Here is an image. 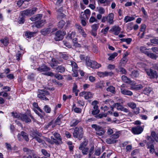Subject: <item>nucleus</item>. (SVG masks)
Listing matches in <instances>:
<instances>
[{
	"instance_id": "nucleus-1",
	"label": "nucleus",
	"mask_w": 158,
	"mask_h": 158,
	"mask_svg": "<svg viewBox=\"0 0 158 158\" xmlns=\"http://www.w3.org/2000/svg\"><path fill=\"white\" fill-rule=\"evenodd\" d=\"M148 142L146 140L143 141V143H146V146L148 149H149L150 152L153 153L155 151L154 146L153 144L154 141L151 136H147L146 138Z\"/></svg>"
},
{
	"instance_id": "nucleus-2",
	"label": "nucleus",
	"mask_w": 158,
	"mask_h": 158,
	"mask_svg": "<svg viewBox=\"0 0 158 158\" xmlns=\"http://www.w3.org/2000/svg\"><path fill=\"white\" fill-rule=\"evenodd\" d=\"M83 128L81 127H76L73 133V136L75 138H77L81 140L83 137Z\"/></svg>"
},
{
	"instance_id": "nucleus-3",
	"label": "nucleus",
	"mask_w": 158,
	"mask_h": 158,
	"mask_svg": "<svg viewBox=\"0 0 158 158\" xmlns=\"http://www.w3.org/2000/svg\"><path fill=\"white\" fill-rule=\"evenodd\" d=\"M86 65L93 69H98L101 66V64H98L96 61L91 60L89 57H87L85 59Z\"/></svg>"
},
{
	"instance_id": "nucleus-4",
	"label": "nucleus",
	"mask_w": 158,
	"mask_h": 158,
	"mask_svg": "<svg viewBox=\"0 0 158 158\" xmlns=\"http://www.w3.org/2000/svg\"><path fill=\"white\" fill-rule=\"evenodd\" d=\"M114 15L113 13L109 14L107 16H103L102 18L101 22L105 23L107 21L110 24H113L114 23Z\"/></svg>"
},
{
	"instance_id": "nucleus-5",
	"label": "nucleus",
	"mask_w": 158,
	"mask_h": 158,
	"mask_svg": "<svg viewBox=\"0 0 158 158\" xmlns=\"http://www.w3.org/2000/svg\"><path fill=\"white\" fill-rule=\"evenodd\" d=\"M49 92L47 90L44 89L38 90V94L37 95L38 97L41 100H49L48 99L45 97L46 95H49Z\"/></svg>"
},
{
	"instance_id": "nucleus-6",
	"label": "nucleus",
	"mask_w": 158,
	"mask_h": 158,
	"mask_svg": "<svg viewBox=\"0 0 158 158\" xmlns=\"http://www.w3.org/2000/svg\"><path fill=\"white\" fill-rule=\"evenodd\" d=\"M91 127L95 130L96 134L99 136L103 135L105 132L103 128L97 124H93L91 125Z\"/></svg>"
},
{
	"instance_id": "nucleus-7",
	"label": "nucleus",
	"mask_w": 158,
	"mask_h": 158,
	"mask_svg": "<svg viewBox=\"0 0 158 158\" xmlns=\"http://www.w3.org/2000/svg\"><path fill=\"white\" fill-rule=\"evenodd\" d=\"M37 8L36 7L32 8L31 9H27L21 12V15L23 16H31L33 15L37 11Z\"/></svg>"
},
{
	"instance_id": "nucleus-8",
	"label": "nucleus",
	"mask_w": 158,
	"mask_h": 158,
	"mask_svg": "<svg viewBox=\"0 0 158 158\" xmlns=\"http://www.w3.org/2000/svg\"><path fill=\"white\" fill-rule=\"evenodd\" d=\"M145 71L147 75L152 78H157L158 77V74L156 71L152 69H146Z\"/></svg>"
},
{
	"instance_id": "nucleus-9",
	"label": "nucleus",
	"mask_w": 158,
	"mask_h": 158,
	"mask_svg": "<svg viewBox=\"0 0 158 158\" xmlns=\"http://www.w3.org/2000/svg\"><path fill=\"white\" fill-rule=\"evenodd\" d=\"M30 117L32 119H34L33 117L31 114L28 115L26 114H21L20 116V119L26 123H30L31 122V120Z\"/></svg>"
},
{
	"instance_id": "nucleus-10",
	"label": "nucleus",
	"mask_w": 158,
	"mask_h": 158,
	"mask_svg": "<svg viewBox=\"0 0 158 158\" xmlns=\"http://www.w3.org/2000/svg\"><path fill=\"white\" fill-rule=\"evenodd\" d=\"M65 34L66 32L64 31H58L56 32L54 39L57 41L61 40Z\"/></svg>"
},
{
	"instance_id": "nucleus-11",
	"label": "nucleus",
	"mask_w": 158,
	"mask_h": 158,
	"mask_svg": "<svg viewBox=\"0 0 158 158\" xmlns=\"http://www.w3.org/2000/svg\"><path fill=\"white\" fill-rule=\"evenodd\" d=\"M22 136L23 138L27 142L29 140L28 135V134L23 131H22L20 134H19L17 135V137L18 140L20 141H22L23 139L21 138V137Z\"/></svg>"
},
{
	"instance_id": "nucleus-12",
	"label": "nucleus",
	"mask_w": 158,
	"mask_h": 158,
	"mask_svg": "<svg viewBox=\"0 0 158 158\" xmlns=\"http://www.w3.org/2000/svg\"><path fill=\"white\" fill-rule=\"evenodd\" d=\"M62 60H57L56 59L53 58H52L51 61L49 63L50 65L52 68H55V67H56L58 64H60V62H62Z\"/></svg>"
},
{
	"instance_id": "nucleus-13",
	"label": "nucleus",
	"mask_w": 158,
	"mask_h": 158,
	"mask_svg": "<svg viewBox=\"0 0 158 158\" xmlns=\"http://www.w3.org/2000/svg\"><path fill=\"white\" fill-rule=\"evenodd\" d=\"M143 128L141 126H137L131 128V131L134 134H139L143 131Z\"/></svg>"
},
{
	"instance_id": "nucleus-14",
	"label": "nucleus",
	"mask_w": 158,
	"mask_h": 158,
	"mask_svg": "<svg viewBox=\"0 0 158 158\" xmlns=\"http://www.w3.org/2000/svg\"><path fill=\"white\" fill-rule=\"evenodd\" d=\"M84 95L85 99L88 100L91 98L93 97V94L90 92H83L80 93L79 94V95L81 96H82Z\"/></svg>"
},
{
	"instance_id": "nucleus-15",
	"label": "nucleus",
	"mask_w": 158,
	"mask_h": 158,
	"mask_svg": "<svg viewBox=\"0 0 158 158\" xmlns=\"http://www.w3.org/2000/svg\"><path fill=\"white\" fill-rule=\"evenodd\" d=\"M121 29L118 26H114L110 30V31L114 32V34L115 35H118Z\"/></svg>"
},
{
	"instance_id": "nucleus-16",
	"label": "nucleus",
	"mask_w": 158,
	"mask_h": 158,
	"mask_svg": "<svg viewBox=\"0 0 158 158\" xmlns=\"http://www.w3.org/2000/svg\"><path fill=\"white\" fill-rule=\"evenodd\" d=\"M117 104V109L118 110H120L121 111H123L126 113L129 112V110L128 109L125 108L119 103H116Z\"/></svg>"
},
{
	"instance_id": "nucleus-17",
	"label": "nucleus",
	"mask_w": 158,
	"mask_h": 158,
	"mask_svg": "<svg viewBox=\"0 0 158 158\" xmlns=\"http://www.w3.org/2000/svg\"><path fill=\"white\" fill-rule=\"evenodd\" d=\"M37 70L41 72L49 71L50 70V68L45 65H43L41 66L38 68L37 69Z\"/></svg>"
},
{
	"instance_id": "nucleus-18",
	"label": "nucleus",
	"mask_w": 158,
	"mask_h": 158,
	"mask_svg": "<svg viewBox=\"0 0 158 158\" xmlns=\"http://www.w3.org/2000/svg\"><path fill=\"white\" fill-rule=\"evenodd\" d=\"M120 92L122 94L125 95L131 96L133 95V93L131 91L127 89L121 88Z\"/></svg>"
},
{
	"instance_id": "nucleus-19",
	"label": "nucleus",
	"mask_w": 158,
	"mask_h": 158,
	"mask_svg": "<svg viewBox=\"0 0 158 158\" xmlns=\"http://www.w3.org/2000/svg\"><path fill=\"white\" fill-rule=\"evenodd\" d=\"M45 23V20H38L35 23V26L38 28L42 27Z\"/></svg>"
},
{
	"instance_id": "nucleus-20",
	"label": "nucleus",
	"mask_w": 158,
	"mask_h": 158,
	"mask_svg": "<svg viewBox=\"0 0 158 158\" xmlns=\"http://www.w3.org/2000/svg\"><path fill=\"white\" fill-rule=\"evenodd\" d=\"M65 68L62 65L58 66L56 68V71L58 73H63L65 72Z\"/></svg>"
},
{
	"instance_id": "nucleus-21",
	"label": "nucleus",
	"mask_w": 158,
	"mask_h": 158,
	"mask_svg": "<svg viewBox=\"0 0 158 158\" xmlns=\"http://www.w3.org/2000/svg\"><path fill=\"white\" fill-rule=\"evenodd\" d=\"M0 41L5 46L8 45L9 43L8 39L7 37H5L4 38L1 39L0 40Z\"/></svg>"
},
{
	"instance_id": "nucleus-22",
	"label": "nucleus",
	"mask_w": 158,
	"mask_h": 158,
	"mask_svg": "<svg viewBox=\"0 0 158 158\" xmlns=\"http://www.w3.org/2000/svg\"><path fill=\"white\" fill-rule=\"evenodd\" d=\"M36 33V32H33L27 31L25 32V36L26 37V38L30 39L31 37L34 36V34Z\"/></svg>"
},
{
	"instance_id": "nucleus-23",
	"label": "nucleus",
	"mask_w": 158,
	"mask_h": 158,
	"mask_svg": "<svg viewBox=\"0 0 158 158\" xmlns=\"http://www.w3.org/2000/svg\"><path fill=\"white\" fill-rule=\"evenodd\" d=\"M42 135L41 133L37 131H35L32 133V136L33 137V139H36L38 137H41Z\"/></svg>"
},
{
	"instance_id": "nucleus-24",
	"label": "nucleus",
	"mask_w": 158,
	"mask_h": 158,
	"mask_svg": "<svg viewBox=\"0 0 158 158\" xmlns=\"http://www.w3.org/2000/svg\"><path fill=\"white\" fill-rule=\"evenodd\" d=\"M81 121V120L80 119H73L70 123V126L71 127H75Z\"/></svg>"
},
{
	"instance_id": "nucleus-25",
	"label": "nucleus",
	"mask_w": 158,
	"mask_h": 158,
	"mask_svg": "<svg viewBox=\"0 0 158 158\" xmlns=\"http://www.w3.org/2000/svg\"><path fill=\"white\" fill-rule=\"evenodd\" d=\"M62 116L61 115H59L56 120L55 121H54L56 126L57 125H60L61 122H62L61 119L62 118Z\"/></svg>"
},
{
	"instance_id": "nucleus-26",
	"label": "nucleus",
	"mask_w": 158,
	"mask_h": 158,
	"mask_svg": "<svg viewBox=\"0 0 158 158\" xmlns=\"http://www.w3.org/2000/svg\"><path fill=\"white\" fill-rule=\"evenodd\" d=\"M56 126L54 123V122L53 121L49 122L48 124L46 126L45 128L46 129L50 128V129L54 128Z\"/></svg>"
},
{
	"instance_id": "nucleus-27",
	"label": "nucleus",
	"mask_w": 158,
	"mask_h": 158,
	"mask_svg": "<svg viewBox=\"0 0 158 158\" xmlns=\"http://www.w3.org/2000/svg\"><path fill=\"white\" fill-rule=\"evenodd\" d=\"M93 108L94 110L92 111V113L93 115H96L99 113L100 110L98 109V106H94Z\"/></svg>"
},
{
	"instance_id": "nucleus-28",
	"label": "nucleus",
	"mask_w": 158,
	"mask_h": 158,
	"mask_svg": "<svg viewBox=\"0 0 158 158\" xmlns=\"http://www.w3.org/2000/svg\"><path fill=\"white\" fill-rule=\"evenodd\" d=\"M135 18L133 17H131L129 16H126L125 17L124 21V22L127 23L128 22L134 20Z\"/></svg>"
},
{
	"instance_id": "nucleus-29",
	"label": "nucleus",
	"mask_w": 158,
	"mask_h": 158,
	"mask_svg": "<svg viewBox=\"0 0 158 158\" xmlns=\"http://www.w3.org/2000/svg\"><path fill=\"white\" fill-rule=\"evenodd\" d=\"M50 31V28L44 29L41 31V34L43 35H45L49 33Z\"/></svg>"
},
{
	"instance_id": "nucleus-30",
	"label": "nucleus",
	"mask_w": 158,
	"mask_h": 158,
	"mask_svg": "<svg viewBox=\"0 0 158 158\" xmlns=\"http://www.w3.org/2000/svg\"><path fill=\"white\" fill-rule=\"evenodd\" d=\"M122 80L125 82L130 84L131 82V81L125 76H122Z\"/></svg>"
},
{
	"instance_id": "nucleus-31",
	"label": "nucleus",
	"mask_w": 158,
	"mask_h": 158,
	"mask_svg": "<svg viewBox=\"0 0 158 158\" xmlns=\"http://www.w3.org/2000/svg\"><path fill=\"white\" fill-rule=\"evenodd\" d=\"M23 151L26 153V154L27 155H30L32 154L33 153V151L30 149L27 148H24L23 149Z\"/></svg>"
},
{
	"instance_id": "nucleus-32",
	"label": "nucleus",
	"mask_w": 158,
	"mask_h": 158,
	"mask_svg": "<svg viewBox=\"0 0 158 158\" xmlns=\"http://www.w3.org/2000/svg\"><path fill=\"white\" fill-rule=\"evenodd\" d=\"M152 89L150 87H148L144 88L143 90V93L145 94L148 95L152 91Z\"/></svg>"
},
{
	"instance_id": "nucleus-33",
	"label": "nucleus",
	"mask_w": 158,
	"mask_h": 158,
	"mask_svg": "<svg viewBox=\"0 0 158 158\" xmlns=\"http://www.w3.org/2000/svg\"><path fill=\"white\" fill-rule=\"evenodd\" d=\"M106 90L107 91L110 92L112 94H115V88L112 86H109L107 88Z\"/></svg>"
},
{
	"instance_id": "nucleus-34",
	"label": "nucleus",
	"mask_w": 158,
	"mask_h": 158,
	"mask_svg": "<svg viewBox=\"0 0 158 158\" xmlns=\"http://www.w3.org/2000/svg\"><path fill=\"white\" fill-rule=\"evenodd\" d=\"M88 141L85 140L81 143L79 147V149H82V148H85V147L87 145Z\"/></svg>"
},
{
	"instance_id": "nucleus-35",
	"label": "nucleus",
	"mask_w": 158,
	"mask_h": 158,
	"mask_svg": "<svg viewBox=\"0 0 158 158\" xmlns=\"http://www.w3.org/2000/svg\"><path fill=\"white\" fill-rule=\"evenodd\" d=\"M117 140L114 139H112L111 138H108L106 139V143L109 144H113L116 143Z\"/></svg>"
},
{
	"instance_id": "nucleus-36",
	"label": "nucleus",
	"mask_w": 158,
	"mask_h": 158,
	"mask_svg": "<svg viewBox=\"0 0 158 158\" xmlns=\"http://www.w3.org/2000/svg\"><path fill=\"white\" fill-rule=\"evenodd\" d=\"M147 55L149 57L154 60H156L158 57V56L156 54H155L152 53H149V52L148 53Z\"/></svg>"
},
{
	"instance_id": "nucleus-37",
	"label": "nucleus",
	"mask_w": 158,
	"mask_h": 158,
	"mask_svg": "<svg viewBox=\"0 0 158 158\" xmlns=\"http://www.w3.org/2000/svg\"><path fill=\"white\" fill-rule=\"evenodd\" d=\"M131 76L133 78L137 77L139 76V73L137 70H134L132 71Z\"/></svg>"
},
{
	"instance_id": "nucleus-38",
	"label": "nucleus",
	"mask_w": 158,
	"mask_h": 158,
	"mask_svg": "<svg viewBox=\"0 0 158 158\" xmlns=\"http://www.w3.org/2000/svg\"><path fill=\"white\" fill-rule=\"evenodd\" d=\"M65 24V22L63 20H61L58 24V27L59 29H61L63 28Z\"/></svg>"
},
{
	"instance_id": "nucleus-39",
	"label": "nucleus",
	"mask_w": 158,
	"mask_h": 158,
	"mask_svg": "<svg viewBox=\"0 0 158 158\" xmlns=\"http://www.w3.org/2000/svg\"><path fill=\"white\" fill-rule=\"evenodd\" d=\"M41 152L42 154L45 156L47 157H50V154L48 153L45 149H42L41 150Z\"/></svg>"
},
{
	"instance_id": "nucleus-40",
	"label": "nucleus",
	"mask_w": 158,
	"mask_h": 158,
	"mask_svg": "<svg viewBox=\"0 0 158 158\" xmlns=\"http://www.w3.org/2000/svg\"><path fill=\"white\" fill-rule=\"evenodd\" d=\"M140 50L142 52L144 53L146 55L148 52V49H147L146 47H141L140 48Z\"/></svg>"
},
{
	"instance_id": "nucleus-41",
	"label": "nucleus",
	"mask_w": 158,
	"mask_h": 158,
	"mask_svg": "<svg viewBox=\"0 0 158 158\" xmlns=\"http://www.w3.org/2000/svg\"><path fill=\"white\" fill-rule=\"evenodd\" d=\"M52 137H51V139H53V141L57 145H59L62 143L61 140H58L57 139L52 138Z\"/></svg>"
},
{
	"instance_id": "nucleus-42",
	"label": "nucleus",
	"mask_w": 158,
	"mask_h": 158,
	"mask_svg": "<svg viewBox=\"0 0 158 158\" xmlns=\"http://www.w3.org/2000/svg\"><path fill=\"white\" fill-rule=\"evenodd\" d=\"M39 143H41L43 144L44 145V147L46 148L47 147V146H45L44 145V144H45V141L40 138L39 137H38L35 139Z\"/></svg>"
},
{
	"instance_id": "nucleus-43",
	"label": "nucleus",
	"mask_w": 158,
	"mask_h": 158,
	"mask_svg": "<svg viewBox=\"0 0 158 158\" xmlns=\"http://www.w3.org/2000/svg\"><path fill=\"white\" fill-rule=\"evenodd\" d=\"M81 18L82 19H84L85 20H88L89 18V17L87 16L85 13H83V12H81Z\"/></svg>"
},
{
	"instance_id": "nucleus-44",
	"label": "nucleus",
	"mask_w": 158,
	"mask_h": 158,
	"mask_svg": "<svg viewBox=\"0 0 158 158\" xmlns=\"http://www.w3.org/2000/svg\"><path fill=\"white\" fill-rule=\"evenodd\" d=\"M98 11L101 14H104L105 13V10L104 8L102 7H97Z\"/></svg>"
},
{
	"instance_id": "nucleus-45",
	"label": "nucleus",
	"mask_w": 158,
	"mask_h": 158,
	"mask_svg": "<svg viewBox=\"0 0 158 158\" xmlns=\"http://www.w3.org/2000/svg\"><path fill=\"white\" fill-rule=\"evenodd\" d=\"M44 110L45 112L47 113H49L50 112L51 110L50 107L47 105H45L44 108Z\"/></svg>"
},
{
	"instance_id": "nucleus-46",
	"label": "nucleus",
	"mask_w": 158,
	"mask_h": 158,
	"mask_svg": "<svg viewBox=\"0 0 158 158\" xmlns=\"http://www.w3.org/2000/svg\"><path fill=\"white\" fill-rule=\"evenodd\" d=\"M120 132L119 131L116 132L114 134L111 135V137L113 139H117L119 137V134Z\"/></svg>"
},
{
	"instance_id": "nucleus-47",
	"label": "nucleus",
	"mask_w": 158,
	"mask_h": 158,
	"mask_svg": "<svg viewBox=\"0 0 158 158\" xmlns=\"http://www.w3.org/2000/svg\"><path fill=\"white\" fill-rule=\"evenodd\" d=\"M107 116V114H99L98 115L95 116V117L97 118H102L103 117H106Z\"/></svg>"
},
{
	"instance_id": "nucleus-48",
	"label": "nucleus",
	"mask_w": 158,
	"mask_h": 158,
	"mask_svg": "<svg viewBox=\"0 0 158 158\" xmlns=\"http://www.w3.org/2000/svg\"><path fill=\"white\" fill-rule=\"evenodd\" d=\"M118 55L117 53L116 52H114L111 55L110 57L108 58L109 60H111L113 59H114L115 57H116Z\"/></svg>"
},
{
	"instance_id": "nucleus-49",
	"label": "nucleus",
	"mask_w": 158,
	"mask_h": 158,
	"mask_svg": "<svg viewBox=\"0 0 158 158\" xmlns=\"http://www.w3.org/2000/svg\"><path fill=\"white\" fill-rule=\"evenodd\" d=\"M94 146H93L92 147H91L90 148L89 152V157L90 158L91 157V155H92V154L93 153V152L94 150Z\"/></svg>"
},
{
	"instance_id": "nucleus-50",
	"label": "nucleus",
	"mask_w": 158,
	"mask_h": 158,
	"mask_svg": "<svg viewBox=\"0 0 158 158\" xmlns=\"http://www.w3.org/2000/svg\"><path fill=\"white\" fill-rule=\"evenodd\" d=\"M61 56L62 58L65 60H67L69 58L68 55L65 53H62Z\"/></svg>"
},
{
	"instance_id": "nucleus-51",
	"label": "nucleus",
	"mask_w": 158,
	"mask_h": 158,
	"mask_svg": "<svg viewBox=\"0 0 158 158\" xmlns=\"http://www.w3.org/2000/svg\"><path fill=\"white\" fill-rule=\"evenodd\" d=\"M101 74H102L103 77L108 76H111L113 75V73L111 72H104L101 73Z\"/></svg>"
},
{
	"instance_id": "nucleus-52",
	"label": "nucleus",
	"mask_w": 158,
	"mask_h": 158,
	"mask_svg": "<svg viewBox=\"0 0 158 158\" xmlns=\"http://www.w3.org/2000/svg\"><path fill=\"white\" fill-rule=\"evenodd\" d=\"M101 153V149L100 148L96 149L95 150L94 155L99 156Z\"/></svg>"
},
{
	"instance_id": "nucleus-53",
	"label": "nucleus",
	"mask_w": 158,
	"mask_h": 158,
	"mask_svg": "<svg viewBox=\"0 0 158 158\" xmlns=\"http://www.w3.org/2000/svg\"><path fill=\"white\" fill-rule=\"evenodd\" d=\"M6 147L8 151H11L12 149V148L11 147V145L8 143H5Z\"/></svg>"
},
{
	"instance_id": "nucleus-54",
	"label": "nucleus",
	"mask_w": 158,
	"mask_h": 158,
	"mask_svg": "<svg viewBox=\"0 0 158 158\" xmlns=\"http://www.w3.org/2000/svg\"><path fill=\"white\" fill-rule=\"evenodd\" d=\"M81 150H82V153L84 155H87L89 151V148H82Z\"/></svg>"
},
{
	"instance_id": "nucleus-55",
	"label": "nucleus",
	"mask_w": 158,
	"mask_h": 158,
	"mask_svg": "<svg viewBox=\"0 0 158 158\" xmlns=\"http://www.w3.org/2000/svg\"><path fill=\"white\" fill-rule=\"evenodd\" d=\"M53 135L55 137V139H57L58 140H61L62 139L61 138V137L59 134L55 132L53 134Z\"/></svg>"
},
{
	"instance_id": "nucleus-56",
	"label": "nucleus",
	"mask_w": 158,
	"mask_h": 158,
	"mask_svg": "<svg viewBox=\"0 0 158 158\" xmlns=\"http://www.w3.org/2000/svg\"><path fill=\"white\" fill-rule=\"evenodd\" d=\"M128 60V59L127 57H123L121 60L120 63L123 64H125L127 61Z\"/></svg>"
},
{
	"instance_id": "nucleus-57",
	"label": "nucleus",
	"mask_w": 158,
	"mask_h": 158,
	"mask_svg": "<svg viewBox=\"0 0 158 158\" xmlns=\"http://www.w3.org/2000/svg\"><path fill=\"white\" fill-rule=\"evenodd\" d=\"M63 44L68 48H71L72 47L71 45L68 42L66 41H63Z\"/></svg>"
},
{
	"instance_id": "nucleus-58",
	"label": "nucleus",
	"mask_w": 158,
	"mask_h": 158,
	"mask_svg": "<svg viewBox=\"0 0 158 158\" xmlns=\"http://www.w3.org/2000/svg\"><path fill=\"white\" fill-rule=\"evenodd\" d=\"M33 106L35 108H36L38 110L40 111L41 112H42V110L41 109L40 107H39L38 104L37 103L34 102L33 103Z\"/></svg>"
},
{
	"instance_id": "nucleus-59",
	"label": "nucleus",
	"mask_w": 158,
	"mask_h": 158,
	"mask_svg": "<svg viewBox=\"0 0 158 158\" xmlns=\"http://www.w3.org/2000/svg\"><path fill=\"white\" fill-rule=\"evenodd\" d=\"M54 77L58 80L62 79L63 78L62 75L59 74H56L54 75Z\"/></svg>"
},
{
	"instance_id": "nucleus-60",
	"label": "nucleus",
	"mask_w": 158,
	"mask_h": 158,
	"mask_svg": "<svg viewBox=\"0 0 158 158\" xmlns=\"http://www.w3.org/2000/svg\"><path fill=\"white\" fill-rule=\"evenodd\" d=\"M128 106L132 109H134L136 107V104L133 102H131L129 103Z\"/></svg>"
},
{
	"instance_id": "nucleus-61",
	"label": "nucleus",
	"mask_w": 158,
	"mask_h": 158,
	"mask_svg": "<svg viewBox=\"0 0 158 158\" xmlns=\"http://www.w3.org/2000/svg\"><path fill=\"white\" fill-rule=\"evenodd\" d=\"M104 103L106 104H108L109 105H110V103L112 104V103L114 102L113 101H111L110 99H107L105 101H104Z\"/></svg>"
},
{
	"instance_id": "nucleus-62",
	"label": "nucleus",
	"mask_w": 158,
	"mask_h": 158,
	"mask_svg": "<svg viewBox=\"0 0 158 158\" xmlns=\"http://www.w3.org/2000/svg\"><path fill=\"white\" fill-rule=\"evenodd\" d=\"M92 30L97 31L98 29L99 26L98 24H94L92 25Z\"/></svg>"
},
{
	"instance_id": "nucleus-63",
	"label": "nucleus",
	"mask_w": 158,
	"mask_h": 158,
	"mask_svg": "<svg viewBox=\"0 0 158 158\" xmlns=\"http://www.w3.org/2000/svg\"><path fill=\"white\" fill-rule=\"evenodd\" d=\"M71 65L73 68V70L74 69H77V64L74 61H71Z\"/></svg>"
},
{
	"instance_id": "nucleus-64",
	"label": "nucleus",
	"mask_w": 158,
	"mask_h": 158,
	"mask_svg": "<svg viewBox=\"0 0 158 158\" xmlns=\"http://www.w3.org/2000/svg\"><path fill=\"white\" fill-rule=\"evenodd\" d=\"M151 43L155 44H158V39H153L150 40Z\"/></svg>"
}]
</instances>
